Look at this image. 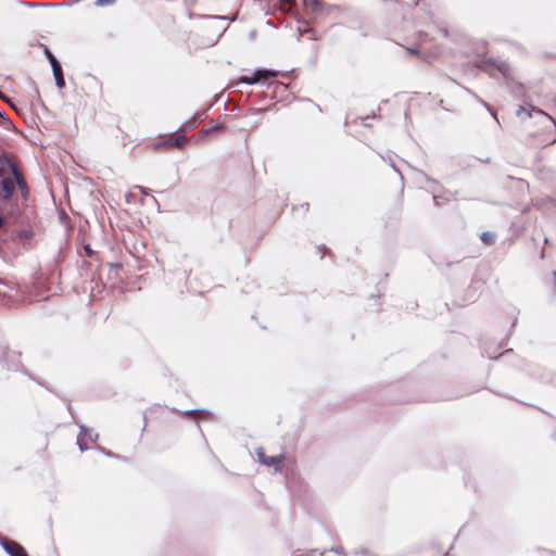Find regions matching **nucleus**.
Instances as JSON below:
<instances>
[{"label":"nucleus","instance_id":"f257e3e1","mask_svg":"<svg viewBox=\"0 0 556 556\" xmlns=\"http://www.w3.org/2000/svg\"><path fill=\"white\" fill-rule=\"evenodd\" d=\"M516 116L531 137H541L555 125L554 119L541 109L532 105L519 106Z\"/></svg>","mask_w":556,"mask_h":556},{"label":"nucleus","instance_id":"f03ea898","mask_svg":"<svg viewBox=\"0 0 556 556\" xmlns=\"http://www.w3.org/2000/svg\"><path fill=\"white\" fill-rule=\"evenodd\" d=\"M187 144L185 135H166L155 141L152 147L154 151H169L172 149L182 150Z\"/></svg>","mask_w":556,"mask_h":556},{"label":"nucleus","instance_id":"7ed1b4c3","mask_svg":"<svg viewBox=\"0 0 556 556\" xmlns=\"http://www.w3.org/2000/svg\"><path fill=\"white\" fill-rule=\"evenodd\" d=\"M278 73L270 70H257L250 76H241L240 81L249 85H253L261 81H266L270 78L277 77Z\"/></svg>","mask_w":556,"mask_h":556},{"label":"nucleus","instance_id":"20e7f679","mask_svg":"<svg viewBox=\"0 0 556 556\" xmlns=\"http://www.w3.org/2000/svg\"><path fill=\"white\" fill-rule=\"evenodd\" d=\"M3 169L0 167V177L2 176ZM15 189V178L12 179L10 177L2 178L0 180V199L9 200Z\"/></svg>","mask_w":556,"mask_h":556},{"label":"nucleus","instance_id":"39448f33","mask_svg":"<svg viewBox=\"0 0 556 556\" xmlns=\"http://www.w3.org/2000/svg\"><path fill=\"white\" fill-rule=\"evenodd\" d=\"M2 546L10 556H28L26 549L15 541L4 539Z\"/></svg>","mask_w":556,"mask_h":556},{"label":"nucleus","instance_id":"423d86ee","mask_svg":"<svg viewBox=\"0 0 556 556\" xmlns=\"http://www.w3.org/2000/svg\"><path fill=\"white\" fill-rule=\"evenodd\" d=\"M256 454H257L258 460L262 464L267 465V466H276L277 470L280 469V464H281V462L283 459L282 455H279V456H267L262 448L257 450Z\"/></svg>","mask_w":556,"mask_h":556},{"label":"nucleus","instance_id":"0eeeda50","mask_svg":"<svg viewBox=\"0 0 556 556\" xmlns=\"http://www.w3.org/2000/svg\"><path fill=\"white\" fill-rule=\"evenodd\" d=\"M305 7L314 14L326 12L327 4L321 0H304Z\"/></svg>","mask_w":556,"mask_h":556},{"label":"nucleus","instance_id":"6e6552de","mask_svg":"<svg viewBox=\"0 0 556 556\" xmlns=\"http://www.w3.org/2000/svg\"><path fill=\"white\" fill-rule=\"evenodd\" d=\"M13 174H14L15 182L17 184L23 198L26 199V197L28 194V187H27L26 181L24 180L23 175L14 166H13Z\"/></svg>","mask_w":556,"mask_h":556},{"label":"nucleus","instance_id":"1a4fd4ad","mask_svg":"<svg viewBox=\"0 0 556 556\" xmlns=\"http://www.w3.org/2000/svg\"><path fill=\"white\" fill-rule=\"evenodd\" d=\"M52 71H53V75H54V78H55L56 86L60 89H63L65 87V79H64V76H63V71H62L61 65H59V66L54 65V68H52Z\"/></svg>","mask_w":556,"mask_h":556},{"label":"nucleus","instance_id":"9d476101","mask_svg":"<svg viewBox=\"0 0 556 556\" xmlns=\"http://www.w3.org/2000/svg\"><path fill=\"white\" fill-rule=\"evenodd\" d=\"M45 54H46L47 59L49 60L52 68H54V65L55 66L61 65L59 63V61L55 59V56L53 55V53L47 47L45 48Z\"/></svg>","mask_w":556,"mask_h":556},{"label":"nucleus","instance_id":"9b49d317","mask_svg":"<svg viewBox=\"0 0 556 556\" xmlns=\"http://www.w3.org/2000/svg\"><path fill=\"white\" fill-rule=\"evenodd\" d=\"M480 238L485 244L490 245L494 243V235L491 232H483Z\"/></svg>","mask_w":556,"mask_h":556},{"label":"nucleus","instance_id":"f8f14e48","mask_svg":"<svg viewBox=\"0 0 556 556\" xmlns=\"http://www.w3.org/2000/svg\"><path fill=\"white\" fill-rule=\"evenodd\" d=\"M497 70L502 73H505V71L507 70L508 65L505 64V63H502V64H498L497 66Z\"/></svg>","mask_w":556,"mask_h":556},{"label":"nucleus","instance_id":"ddd939ff","mask_svg":"<svg viewBox=\"0 0 556 556\" xmlns=\"http://www.w3.org/2000/svg\"><path fill=\"white\" fill-rule=\"evenodd\" d=\"M160 410H162V408L160 406H157V407L150 408L149 413L152 415V414L157 413Z\"/></svg>","mask_w":556,"mask_h":556},{"label":"nucleus","instance_id":"4468645a","mask_svg":"<svg viewBox=\"0 0 556 556\" xmlns=\"http://www.w3.org/2000/svg\"><path fill=\"white\" fill-rule=\"evenodd\" d=\"M86 252L88 255H91V253H92L89 247H86Z\"/></svg>","mask_w":556,"mask_h":556},{"label":"nucleus","instance_id":"2eb2a0df","mask_svg":"<svg viewBox=\"0 0 556 556\" xmlns=\"http://www.w3.org/2000/svg\"><path fill=\"white\" fill-rule=\"evenodd\" d=\"M186 414L189 415V416H193V415L197 414V412H187Z\"/></svg>","mask_w":556,"mask_h":556},{"label":"nucleus","instance_id":"dca6fc26","mask_svg":"<svg viewBox=\"0 0 556 556\" xmlns=\"http://www.w3.org/2000/svg\"><path fill=\"white\" fill-rule=\"evenodd\" d=\"M3 224V218L0 216V227L2 226Z\"/></svg>","mask_w":556,"mask_h":556},{"label":"nucleus","instance_id":"f3484780","mask_svg":"<svg viewBox=\"0 0 556 556\" xmlns=\"http://www.w3.org/2000/svg\"><path fill=\"white\" fill-rule=\"evenodd\" d=\"M0 116H2V114L0 113Z\"/></svg>","mask_w":556,"mask_h":556}]
</instances>
